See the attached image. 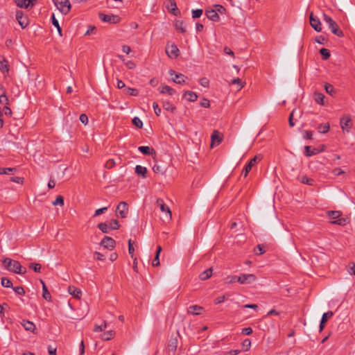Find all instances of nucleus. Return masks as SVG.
Here are the masks:
<instances>
[{
  "instance_id": "nucleus-1",
  "label": "nucleus",
  "mask_w": 355,
  "mask_h": 355,
  "mask_svg": "<svg viewBox=\"0 0 355 355\" xmlns=\"http://www.w3.org/2000/svg\"><path fill=\"white\" fill-rule=\"evenodd\" d=\"M3 263L6 270L10 272L19 275H24L26 272V268L23 267L18 261L10 258H5L3 261Z\"/></svg>"
},
{
  "instance_id": "nucleus-2",
  "label": "nucleus",
  "mask_w": 355,
  "mask_h": 355,
  "mask_svg": "<svg viewBox=\"0 0 355 355\" xmlns=\"http://www.w3.org/2000/svg\"><path fill=\"white\" fill-rule=\"evenodd\" d=\"M323 20L328 25L329 28L333 34L339 37L344 36L343 31L339 28L337 23L331 17L324 13Z\"/></svg>"
},
{
  "instance_id": "nucleus-3",
  "label": "nucleus",
  "mask_w": 355,
  "mask_h": 355,
  "mask_svg": "<svg viewBox=\"0 0 355 355\" xmlns=\"http://www.w3.org/2000/svg\"><path fill=\"white\" fill-rule=\"evenodd\" d=\"M327 216L331 219H336L335 220L331 221V224L338 225L344 226L347 224V219L345 218H340L341 212L339 211H328L327 212Z\"/></svg>"
},
{
  "instance_id": "nucleus-4",
  "label": "nucleus",
  "mask_w": 355,
  "mask_h": 355,
  "mask_svg": "<svg viewBox=\"0 0 355 355\" xmlns=\"http://www.w3.org/2000/svg\"><path fill=\"white\" fill-rule=\"evenodd\" d=\"M56 8L63 15L69 13L71 9V3L69 0H53Z\"/></svg>"
},
{
  "instance_id": "nucleus-5",
  "label": "nucleus",
  "mask_w": 355,
  "mask_h": 355,
  "mask_svg": "<svg viewBox=\"0 0 355 355\" xmlns=\"http://www.w3.org/2000/svg\"><path fill=\"white\" fill-rule=\"evenodd\" d=\"M128 211V205L125 202H121L117 205L116 209V216L121 218H125L127 216Z\"/></svg>"
},
{
  "instance_id": "nucleus-6",
  "label": "nucleus",
  "mask_w": 355,
  "mask_h": 355,
  "mask_svg": "<svg viewBox=\"0 0 355 355\" xmlns=\"http://www.w3.org/2000/svg\"><path fill=\"white\" fill-rule=\"evenodd\" d=\"M98 17L101 21L110 24H117L120 21V17L118 15H110L100 12Z\"/></svg>"
},
{
  "instance_id": "nucleus-7",
  "label": "nucleus",
  "mask_w": 355,
  "mask_h": 355,
  "mask_svg": "<svg viewBox=\"0 0 355 355\" xmlns=\"http://www.w3.org/2000/svg\"><path fill=\"white\" fill-rule=\"evenodd\" d=\"M257 277L253 274H242L237 279V282L241 284H250L256 280Z\"/></svg>"
},
{
  "instance_id": "nucleus-8",
  "label": "nucleus",
  "mask_w": 355,
  "mask_h": 355,
  "mask_svg": "<svg viewBox=\"0 0 355 355\" xmlns=\"http://www.w3.org/2000/svg\"><path fill=\"white\" fill-rule=\"evenodd\" d=\"M100 245L107 250H112L115 248L116 241L112 237L105 236L101 240Z\"/></svg>"
},
{
  "instance_id": "nucleus-9",
  "label": "nucleus",
  "mask_w": 355,
  "mask_h": 355,
  "mask_svg": "<svg viewBox=\"0 0 355 355\" xmlns=\"http://www.w3.org/2000/svg\"><path fill=\"white\" fill-rule=\"evenodd\" d=\"M179 49L175 44L169 45L167 44L166 46V53L171 58H176L179 55Z\"/></svg>"
},
{
  "instance_id": "nucleus-10",
  "label": "nucleus",
  "mask_w": 355,
  "mask_h": 355,
  "mask_svg": "<svg viewBox=\"0 0 355 355\" xmlns=\"http://www.w3.org/2000/svg\"><path fill=\"white\" fill-rule=\"evenodd\" d=\"M310 25L317 32H321L322 26L320 19L313 15V12L310 13L309 16Z\"/></svg>"
},
{
  "instance_id": "nucleus-11",
  "label": "nucleus",
  "mask_w": 355,
  "mask_h": 355,
  "mask_svg": "<svg viewBox=\"0 0 355 355\" xmlns=\"http://www.w3.org/2000/svg\"><path fill=\"white\" fill-rule=\"evenodd\" d=\"M16 19L22 28H25L28 24V19L26 17L24 16V13L21 10H17L16 12Z\"/></svg>"
},
{
  "instance_id": "nucleus-12",
  "label": "nucleus",
  "mask_w": 355,
  "mask_h": 355,
  "mask_svg": "<svg viewBox=\"0 0 355 355\" xmlns=\"http://www.w3.org/2000/svg\"><path fill=\"white\" fill-rule=\"evenodd\" d=\"M211 148H214V146H218L221 143L223 138L218 130H214L211 134Z\"/></svg>"
},
{
  "instance_id": "nucleus-13",
  "label": "nucleus",
  "mask_w": 355,
  "mask_h": 355,
  "mask_svg": "<svg viewBox=\"0 0 355 355\" xmlns=\"http://www.w3.org/2000/svg\"><path fill=\"white\" fill-rule=\"evenodd\" d=\"M170 76L175 75V78H173V81L177 84H184L185 83V80L187 77L182 73H176L175 71L173 69H171L168 71Z\"/></svg>"
},
{
  "instance_id": "nucleus-14",
  "label": "nucleus",
  "mask_w": 355,
  "mask_h": 355,
  "mask_svg": "<svg viewBox=\"0 0 355 355\" xmlns=\"http://www.w3.org/2000/svg\"><path fill=\"white\" fill-rule=\"evenodd\" d=\"M205 15L209 19H210L214 22H217V21H220L219 15L216 12V10H215L212 8L206 9Z\"/></svg>"
},
{
  "instance_id": "nucleus-15",
  "label": "nucleus",
  "mask_w": 355,
  "mask_h": 355,
  "mask_svg": "<svg viewBox=\"0 0 355 355\" xmlns=\"http://www.w3.org/2000/svg\"><path fill=\"white\" fill-rule=\"evenodd\" d=\"M257 156H254L252 159L250 160V162L245 165L244 169L243 170L241 175L244 177H246L248 173L252 169V166H254L257 163Z\"/></svg>"
},
{
  "instance_id": "nucleus-16",
  "label": "nucleus",
  "mask_w": 355,
  "mask_h": 355,
  "mask_svg": "<svg viewBox=\"0 0 355 355\" xmlns=\"http://www.w3.org/2000/svg\"><path fill=\"white\" fill-rule=\"evenodd\" d=\"M157 205L158 207H159L161 211L162 212H165L166 214V216L171 219V212L169 209V207L164 203V201L162 199H157Z\"/></svg>"
},
{
  "instance_id": "nucleus-17",
  "label": "nucleus",
  "mask_w": 355,
  "mask_h": 355,
  "mask_svg": "<svg viewBox=\"0 0 355 355\" xmlns=\"http://www.w3.org/2000/svg\"><path fill=\"white\" fill-rule=\"evenodd\" d=\"M166 8L168 10H170V12L173 15L175 16H178V15L180 14V10L177 8L176 2L175 1V0H168V4L166 6Z\"/></svg>"
},
{
  "instance_id": "nucleus-18",
  "label": "nucleus",
  "mask_w": 355,
  "mask_h": 355,
  "mask_svg": "<svg viewBox=\"0 0 355 355\" xmlns=\"http://www.w3.org/2000/svg\"><path fill=\"white\" fill-rule=\"evenodd\" d=\"M340 126L343 130L349 131V128H351V119L348 116H345L340 119Z\"/></svg>"
},
{
  "instance_id": "nucleus-19",
  "label": "nucleus",
  "mask_w": 355,
  "mask_h": 355,
  "mask_svg": "<svg viewBox=\"0 0 355 355\" xmlns=\"http://www.w3.org/2000/svg\"><path fill=\"white\" fill-rule=\"evenodd\" d=\"M334 315V313L331 311L327 312V313H323L322 316V318H321V320H320V331H322L323 330V329L324 328V326H325V324L326 322H327V320L331 318Z\"/></svg>"
},
{
  "instance_id": "nucleus-20",
  "label": "nucleus",
  "mask_w": 355,
  "mask_h": 355,
  "mask_svg": "<svg viewBox=\"0 0 355 355\" xmlns=\"http://www.w3.org/2000/svg\"><path fill=\"white\" fill-rule=\"evenodd\" d=\"M68 291L70 295H73L76 299H80L82 296V291H80V289L73 286H69L68 287Z\"/></svg>"
},
{
  "instance_id": "nucleus-21",
  "label": "nucleus",
  "mask_w": 355,
  "mask_h": 355,
  "mask_svg": "<svg viewBox=\"0 0 355 355\" xmlns=\"http://www.w3.org/2000/svg\"><path fill=\"white\" fill-rule=\"evenodd\" d=\"M21 324L26 331L34 333L35 330H36L35 324L31 321L24 320Z\"/></svg>"
},
{
  "instance_id": "nucleus-22",
  "label": "nucleus",
  "mask_w": 355,
  "mask_h": 355,
  "mask_svg": "<svg viewBox=\"0 0 355 355\" xmlns=\"http://www.w3.org/2000/svg\"><path fill=\"white\" fill-rule=\"evenodd\" d=\"M320 153V150L318 148H312L310 146H304V155L306 157H311L312 155H315Z\"/></svg>"
},
{
  "instance_id": "nucleus-23",
  "label": "nucleus",
  "mask_w": 355,
  "mask_h": 355,
  "mask_svg": "<svg viewBox=\"0 0 355 355\" xmlns=\"http://www.w3.org/2000/svg\"><path fill=\"white\" fill-rule=\"evenodd\" d=\"M0 71L3 73H8L9 65L7 60L3 57H0Z\"/></svg>"
},
{
  "instance_id": "nucleus-24",
  "label": "nucleus",
  "mask_w": 355,
  "mask_h": 355,
  "mask_svg": "<svg viewBox=\"0 0 355 355\" xmlns=\"http://www.w3.org/2000/svg\"><path fill=\"white\" fill-rule=\"evenodd\" d=\"M138 150L145 155H153V154L155 155L156 153L155 150L149 146H141L138 148Z\"/></svg>"
},
{
  "instance_id": "nucleus-25",
  "label": "nucleus",
  "mask_w": 355,
  "mask_h": 355,
  "mask_svg": "<svg viewBox=\"0 0 355 355\" xmlns=\"http://www.w3.org/2000/svg\"><path fill=\"white\" fill-rule=\"evenodd\" d=\"M16 4L18 7L24 8L33 6V0H16Z\"/></svg>"
},
{
  "instance_id": "nucleus-26",
  "label": "nucleus",
  "mask_w": 355,
  "mask_h": 355,
  "mask_svg": "<svg viewBox=\"0 0 355 355\" xmlns=\"http://www.w3.org/2000/svg\"><path fill=\"white\" fill-rule=\"evenodd\" d=\"M0 89L1 91V93H0V103L3 105L8 104V98L6 96V92L5 88L2 85L0 84Z\"/></svg>"
},
{
  "instance_id": "nucleus-27",
  "label": "nucleus",
  "mask_w": 355,
  "mask_h": 355,
  "mask_svg": "<svg viewBox=\"0 0 355 355\" xmlns=\"http://www.w3.org/2000/svg\"><path fill=\"white\" fill-rule=\"evenodd\" d=\"M184 97L187 98V101L190 102H194L198 98V95L191 91H186L184 94Z\"/></svg>"
},
{
  "instance_id": "nucleus-28",
  "label": "nucleus",
  "mask_w": 355,
  "mask_h": 355,
  "mask_svg": "<svg viewBox=\"0 0 355 355\" xmlns=\"http://www.w3.org/2000/svg\"><path fill=\"white\" fill-rule=\"evenodd\" d=\"M159 91L161 94L167 93L171 96L175 94V90L168 85H162L159 88Z\"/></svg>"
},
{
  "instance_id": "nucleus-29",
  "label": "nucleus",
  "mask_w": 355,
  "mask_h": 355,
  "mask_svg": "<svg viewBox=\"0 0 355 355\" xmlns=\"http://www.w3.org/2000/svg\"><path fill=\"white\" fill-rule=\"evenodd\" d=\"M203 308L198 305H191L188 308V313L192 315H199Z\"/></svg>"
},
{
  "instance_id": "nucleus-30",
  "label": "nucleus",
  "mask_w": 355,
  "mask_h": 355,
  "mask_svg": "<svg viewBox=\"0 0 355 355\" xmlns=\"http://www.w3.org/2000/svg\"><path fill=\"white\" fill-rule=\"evenodd\" d=\"M162 250V247L160 245H158L157 248V251H156L155 258L152 263V264L154 267H157L160 265L159 257V254H160Z\"/></svg>"
},
{
  "instance_id": "nucleus-31",
  "label": "nucleus",
  "mask_w": 355,
  "mask_h": 355,
  "mask_svg": "<svg viewBox=\"0 0 355 355\" xmlns=\"http://www.w3.org/2000/svg\"><path fill=\"white\" fill-rule=\"evenodd\" d=\"M135 173L139 175H141L144 178H146L147 168L144 166L137 165L135 167Z\"/></svg>"
},
{
  "instance_id": "nucleus-32",
  "label": "nucleus",
  "mask_w": 355,
  "mask_h": 355,
  "mask_svg": "<svg viewBox=\"0 0 355 355\" xmlns=\"http://www.w3.org/2000/svg\"><path fill=\"white\" fill-rule=\"evenodd\" d=\"M211 275H212V268H210L203 271L202 272H201L199 275V278L201 280L205 281V280H207L209 278H210Z\"/></svg>"
},
{
  "instance_id": "nucleus-33",
  "label": "nucleus",
  "mask_w": 355,
  "mask_h": 355,
  "mask_svg": "<svg viewBox=\"0 0 355 355\" xmlns=\"http://www.w3.org/2000/svg\"><path fill=\"white\" fill-rule=\"evenodd\" d=\"M299 180L300 182H302L303 184H306L311 185V186L313 185L315 183V180L313 179L309 178L306 175H302L301 177H299Z\"/></svg>"
},
{
  "instance_id": "nucleus-34",
  "label": "nucleus",
  "mask_w": 355,
  "mask_h": 355,
  "mask_svg": "<svg viewBox=\"0 0 355 355\" xmlns=\"http://www.w3.org/2000/svg\"><path fill=\"white\" fill-rule=\"evenodd\" d=\"M313 98L317 103L320 105L324 104V95L323 94L320 92H315L313 94Z\"/></svg>"
},
{
  "instance_id": "nucleus-35",
  "label": "nucleus",
  "mask_w": 355,
  "mask_h": 355,
  "mask_svg": "<svg viewBox=\"0 0 355 355\" xmlns=\"http://www.w3.org/2000/svg\"><path fill=\"white\" fill-rule=\"evenodd\" d=\"M162 106L165 110L170 111L172 113H173L176 110V107L168 101H164Z\"/></svg>"
},
{
  "instance_id": "nucleus-36",
  "label": "nucleus",
  "mask_w": 355,
  "mask_h": 355,
  "mask_svg": "<svg viewBox=\"0 0 355 355\" xmlns=\"http://www.w3.org/2000/svg\"><path fill=\"white\" fill-rule=\"evenodd\" d=\"M42 293V296L46 300L49 302L51 300V295L49 292L45 283H43Z\"/></svg>"
},
{
  "instance_id": "nucleus-37",
  "label": "nucleus",
  "mask_w": 355,
  "mask_h": 355,
  "mask_svg": "<svg viewBox=\"0 0 355 355\" xmlns=\"http://www.w3.org/2000/svg\"><path fill=\"white\" fill-rule=\"evenodd\" d=\"M166 168L164 166L159 164H155L153 167V171L155 173L164 174L166 172Z\"/></svg>"
},
{
  "instance_id": "nucleus-38",
  "label": "nucleus",
  "mask_w": 355,
  "mask_h": 355,
  "mask_svg": "<svg viewBox=\"0 0 355 355\" xmlns=\"http://www.w3.org/2000/svg\"><path fill=\"white\" fill-rule=\"evenodd\" d=\"M114 331L112 330L107 331L101 335V339L103 340H110L114 337Z\"/></svg>"
},
{
  "instance_id": "nucleus-39",
  "label": "nucleus",
  "mask_w": 355,
  "mask_h": 355,
  "mask_svg": "<svg viewBox=\"0 0 355 355\" xmlns=\"http://www.w3.org/2000/svg\"><path fill=\"white\" fill-rule=\"evenodd\" d=\"M183 21L181 20H176L174 24L175 29L182 33L186 32L185 28L183 27Z\"/></svg>"
},
{
  "instance_id": "nucleus-40",
  "label": "nucleus",
  "mask_w": 355,
  "mask_h": 355,
  "mask_svg": "<svg viewBox=\"0 0 355 355\" xmlns=\"http://www.w3.org/2000/svg\"><path fill=\"white\" fill-rule=\"evenodd\" d=\"M51 19H52V24L57 28L59 35L60 36H62V28L60 26L58 21L55 19V17L54 14L52 15Z\"/></svg>"
},
{
  "instance_id": "nucleus-41",
  "label": "nucleus",
  "mask_w": 355,
  "mask_h": 355,
  "mask_svg": "<svg viewBox=\"0 0 355 355\" xmlns=\"http://www.w3.org/2000/svg\"><path fill=\"white\" fill-rule=\"evenodd\" d=\"M98 228L105 234L109 233V230H110L109 225L106 223H101L98 224Z\"/></svg>"
},
{
  "instance_id": "nucleus-42",
  "label": "nucleus",
  "mask_w": 355,
  "mask_h": 355,
  "mask_svg": "<svg viewBox=\"0 0 355 355\" xmlns=\"http://www.w3.org/2000/svg\"><path fill=\"white\" fill-rule=\"evenodd\" d=\"M1 284L5 288H13L12 282L7 277H2L1 280Z\"/></svg>"
},
{
  "instance_id": "nucleus-43",
  "label": "nucleus",
  "mask_w": 355,
  "mask_h": 355,
  "mask_svg": "<svg viewBox=\"0 0 355 355\" xmlns=\"http://www.w3.org/2000/svg\"><path fill=\"white\" fill-rule=\"evenodd\" d=\"M320 53L322 55V58L324 60H327L329 58L331 54L329 49L322 48L320 50Z\"/></svg>"
},
{
  "instance_id": "nucleus-44",
  "label": "nucleus",
  "mask_w": 355,
  "mask_h": 355,
  "mask_svg": "<svg viewBox=\"0 0 355 355\" xmlns=\"http://www.w3.org/2000/svg\"><path fill=\"white\" fill-rule=\"evenodd\" d=\"M318 130L319 132L325 134L327 132H329V123L320 124L318 126Z\"/></svg>"
},
{
  "instance_id": "nucleus-45",
  "label": "nucleus",
  "mask_w": 355,
  "mask_h": 355,
  "mask_svg": "<svg viewBox=\"0 0 355 355\" xmlns=\"http://www.w3.org/2000/svg\"><path fill=\"white\" fill-rule=\"evenodd\" d=\"M124 92L126 94H128V95L132 96H136L139 94V92L137 89L131 88V87L125 88Z\"/></svg>"
},
{
  "instance_id": "nucleus-46",
  "label": "nucleus",
  "mask_w": 355,
  "mask_h": 355,
  "mask_svg": "<svg viewBox=\"0 0 355 355\" xmlns=\"http://www.w3.org/2000/svg\"><path fill=\"white\" fill-rule=\"evenodd\" d=\"M109 227L110 230H116L119 229L120 225H119V222L116 219H112L109 223Z\"/></svg>"
},
{
  "instance_id": "nucleus-47",
  "label": "nucleus",
  "mask_w": 355,
  "mask_h": 355,
  "mask_svg": "<svg viewBox=\"0 0 355 355\" xmlns=\"http://www.w3.org/2000/svg\"><path fill=\"white\" fill-rule=\"evenodd\" d=\"M324 89L325 92L331 96H334L335 94L334 88L331 84L326 83L324 85Z\"/></svg>"
},
{
  "instance_id": "nucleus-48",
  "label": "nucleus",
  "mask_w": 355,
  "mask_h": 355,
  "mask_svg": "<svg viewBox=\"0 0 355 355\" xmlns=\"http://www.w3.org/2000/svg\"><path fill=\"white\" fill-rule=\"evenodd\" d=\"M132 124L138 128H141L143 127V122L141 120L137 117L135 116L132 120Z\"/></svg>"
},
{
  "instance_id": "nucleus-49",
  "label": "nucleus",
  "mask_w": 355,
  "mask_h": 355,
  "mask_svg": "<svg viewBox=\"0 0 355 355\" xmlns=\"http://www.w3.org/2000/svg\"><path fill=\"white\" fill-rule=\"evenodd\" d=\"M202 12H203L202 9L193 10L192 12H191V13H192V18L193 19L200 18L202 16Z\"/></svg>"
},
{
  "instance_id": "nucleus-50",
  "label": "nucleus",
  "mask_w": 355,
  "mask_h": 355,
  "mask_svg": "<svg viewBox=\"0 0 355 355\" xmlns=\"http://www.w3.org/2000/svg\"><path fill=\"white\" fill-rule=\"evenodd\" d=\"M264 248H265V246L263 245H258L254 251L256 254L261 255V254H263L266 252Z\"/></svg>"
},
{
  "instance_id": "nucleus-51",
  "label": "nucleus",
  "mask_w": 355,
  "mask_h": 355,
  "mask_svg": "<svg viewBox=\"0 0 355 355\" xmlns=\"http://www.w3.org/2000/svg\"><path fill=\"white\" fill-rule=\"evenodd\" d=\"M29 268L36 272H40L42 266L40 263H31L29 264Z\"/></svg>"
},
{
  "instance_id": "nucleus-52",
  "label": "nucleus",
  "mask_w": 355,
  "mask_h": 355,
  "mask_svg": "<svg viewBox=\"0 0 355 355\" xmlns=\"http://www.w3.org/2000/svg\"><path fill=\"white\" fill-rule=\"evenodd\" d=\"M214 10H216L217 13L219 12L220 14H225V12H226L225 8L223 6H222V5L215 4L214 6Z\"/></svg>"
},
{
  "instance_id": "nucleus-53",
  "label": "nucleus",
  "mask_w": 355,
  "mask_h": 355,
  "mask_svg": "<svg viewBox=\"0 0 355 355\" xmlns=\"http://www.w3.org/2000/svg\"><path fill=\"white\" fill-rule=\"evenodd\" d=\"M52 203L55 206H62L64 205V198L62 196H58L55 200Z\"/></svg>"
},
{
  "instance_id": "nucleus-54",
  "label": "nucleus",
  "mask_w": 355,
  "mask_h": 355,
  "mask_svg": "<svg viewBox=\"0 0 355 355\" xmlns=\"http://www.w3.org/2000/svg\"><path fill=\"white\" fill-rule=\"evenodd\" d=\"M106 327H107V323H106V322H104L103 324L101 325L96 324L94 326V331H95V332L102 331L105 330L106 329Z\"/></svg>"
},
{
  "instance_id": "nucleus-55",
  "label": "nucleus",
  "mask_w": 355,
  "mask_h": 355,
  "mask_svg": "<svg viewBox=\"0 0 355 355\" xmlns=\"http://www.w3.org/2000/svg\"><path fill=\"white\" fill-rule=\"evenodd\" d=\"M12 288L19 295H24L25 294V291L21 286H15Z\"/></svg>"
},
{
  "instance_id": "nucleus-56",
  "label": "nucleus",
  "mask_w": 355,
  "mask_h": 355,
  "mask_svg": "<svg viewBox=\"0 0 355 355\" xmlns=\"http://www.w3.org/2000/svg\"><path fill=\"white\" fill-rule=\"evenodd\" d=\"M14 171H16L15 168H0V174H10Z\"/></svg>"
},
{
  "instance_id": "nucleus-57",
  "label": "nucleus",
  "mask_w": 355,
  "mask_h": 355,
  "mask_svg": "<svg viewBox=\"0 0 355 355\" xmlns=\"http://www.w3.org/2000/svg\"><path fill=\"white\" fill-rule=\"evenodd\" d=\"M313 132L309 130L303 131V138L305 139H312Z\"/></svg>"
},
{
  "instance_id": "nucleus-58",
  "label": "nucleus",
  "mask_w": 355,
  "mask_h": 355,
  "mask_svg": "<svg viewBox=\"0 0 355 355\" xmlns=\"http://www.w3.org/2000/svg\"><path fill=\"white\" fill-rule=\"evenodd\" d=\"M200 105L202 107L207 108L210 106V102L208 99L203 98L200 101Z\"/></svg>"
},
{
  "instance_id": "nucleus-59",
  "label": "nucleus",
  "mask_w": 355,
  "mask_h": 355,
  "mask_svg": "<svg viewBox=\"0 0 355 355\" xmlns=\"http://www.w3.org/2000/svg\"><path fill=\"white\" fill-rule=\"evenodd\" d=\"M177 343L178 340L176 338L171 339L169 341L168 347L171 348L173 350H175L177 348Z\"/></svg>"
},
{
  "instance_id": "nucleus-60",
  "label": "nucleus",
  "mask_w": 355,
  "mask_h": 355,
  "mask_svg": "<svg viewBox=\"0 0 355 355\" xmlns=\"http://www.w3.org/2000/svg\"><path fill=\"white\" fill-rule=\"evenodd\" d=\"M134 252H135V248H134V247L132 245L131 239H130L128 241V252H129V254H130V255L131 256L132 258L134 256Z\"/></svg>"
},
{
  "instance_id": "nucleus-61",
  "label": "nucleus",
  "mask_w": 355,
  "mask_h": 355,
  "mask_svg": "<svg viewBox=\"0 0 355 355\" xmlns=\"http://www.w3.org/2000/svg\"><path fill=\"white\" fill-rule=\"evenodd\" d=\"M348 272L350 275H355V263L353 262L349 263L348 267Z\"/></svg>"
},
{
  "instance_id": "nucleus-62",
  "label": "nucleus",
  "mask_w": 355,
  "mask_h": 355,
  "mask_svg": "<svg viewBox=\"0 0 355 355\" xmlns=\"http://www.w3.org/2000/svg\"><path fill=\"white\" fill-rule=\"evenodd\" d=\"M153 109H154V111H155V114H156L157 116H159V115H160V114H161L162 110H161V109L159 107L158 104H157V103L154 102V103H153Z\"/></svg>"
},
{
  "instance_id": "nucleus-63",
  "label": "nucleus",
  "mask_w": 355,
  "mask_h": 355,
  "mask_svg": "<svg viewBox=\"0 0 355 355\" xmlns=\"http://www.w3.org/2000/svg\"><path fill=\"white\" fill-rule=\"evenodd\" d=\"M79 119L84 125H87L88 123V116L85 114H80Z\"/></svg>"
},
{
  "instance_id": "nucleus-64",
  "label": "nucleus",
  "mask_w": 355,
  "mask_h": 355,
  "mask_svg": "<svg viewBox=\"0 0 355 355\" xmlns=\"http://www.w3.org/2000/svg\"><path fill=\"white\" fill-rule=\"evenodd\" d=\"M114 165H115L114 160L113 159H110L106 162L105 166L107 168H112L114 166Z\"/></svg>"
}]
</instances>
